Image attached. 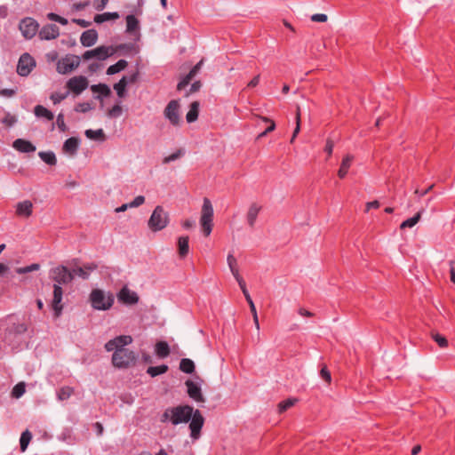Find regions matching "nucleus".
Wrapping results in <instances>:
<instances>
[{
	"instance_id": "nucleus-39",
	"label": "nucleus",
	"mask_w": 455,
	"mask_h": 455,
	"mask_svg": "<svg viewBox=\"0 0 455 455\" xmlns=\"http://www.w3.org/2000/svg\"><path fill=\"white\" fill-rule=\"evenodd\" d=\"M32 439V435L28 430L24 431L21 434L20 439V450L21 451H25L28 448V445L29 442Z\"/></svg>"
},
{
	"instance_id": "nucleus-50",
	"label": "nucleus",
	"mask_w": 455,
	"mask_h": 455,
	"mask_svg": "<svg viewBox=\"0 0 455 455\" xmlns=\"http://www.w3.org/2000/svg\"><path fill=\"white\" fill-rule=\"evenodd\" d=\"M68 95V92L65 93H60V92H53L51 95V100H52L53 104H58L63 100H65Z\"/></svg>"
},
{
	"instance_id": "nucleus-27",
	"label": "nucleus",
	"mask_w": 455,
	"mask_h": 455,
	"mask_svg": "<svg viewBox=\"0 0 455 455\" xmlns=\"http://www.w3.org/2000/svg\"><path fill=\"white\" fill-rule=\"evenodd\" d=\"M178 251L180 258L188 255L189 251L188 236H180L178 239Z\"/></svg>"
},
{
	"instance_id": "nucleus-17",
	"label": "nucleus",
	"mask_w": 455,
	"mask_h": 455,
	"mask_svg": "<svg viewBox=\"0 0 455 455\" xmlns=\"http://www.w3.org/2000/svg\"><path fill=\"white\" fill-rule=\"evenodd\" d=\"M60 35V29L55 24H47L39 31V37L43 40L55 39Z\"/></svg>"
},
{
	"instance_id": "nucleus-26",
	"label": "nucleus",
	"mask_w": 455,
	"mask_h": 455,
	"mask_svg": "<svg viewBox=\"0 0 455 455\" xmlns=\"http://www.w3.org/2000/svg\"><path fill=\"white\" fill-rule=\"evenodd\" d=\"M200 104L198 101H193L190 104L189 110L187 113L186 119L188 123L195 122L198 117Z\"/></svg>"
},
{
	"instance_id": "nucleus-51",
	"label": "nucleus",
	"mask_w": 455,
	"mask_h": 455,
	"mask_svg": "<svg viewBox=\"0 0 455 455\" xmlns=\"http://www.w3.org/2000/svg\"><path fill=\"white\" fill-rule=\"evenodd\" d=\"M17 122V118L15 116H12L11 114H6L4 118L3 119V123L8 126V127H11L15 123Z\"/></svg>"
},
{
	"instance_id": "nucleus-55",
	"label": "nucleus",
	"mask_w": 455,
	"mask_h": 455,
	"mask_svg": "<svg viewBox=\"0 0 455 455\" xmlns=\"http://www.w3.org/2000/svg\"><path fill=\"white\" fill-rule=\"evenodd\" d=\"M320 375L328 384L331 383V372L328 371L326 366H323L321 369Z\"/></svg>"
},
{
	"instance_id": "nucleus-46",
	"label": "nucleus",
	"mask_w": 455,
	"mask_h": 455,
	"mask_svg": "<svg viewBox=\"0 0 455 455\" xmlns=\"http://www.w3.org/2000/svg\"><path fill=\"white\" fill-rule=\"evenodd\" d=\"M261 120L265 123H269V126L263 132H261L258 138H262L264 136H266L268 132H273L275 129V124L273 120H271L270 118L268 117H266V116H262L261 117Z\"/></svg>"
},
{
	"instance_id": "nucleus-44",
	"label": "nucleus",
	"mask_w": 455,
	"mask_h": 455,
	"mask_svg": "<svg viewBox=\"0 0 455 455\" xmlns=\"http://www.w3.org/2000/svg\"><path fill=\"white\" fill-rule=\"evenodd\" d=\"M28 331V325L25 323H13L11 331L14 334H23Z\"/></svg>"
},
{
	"instance_id": "nucleus-3",
	"label": "nucleus",
	"mask_w": 455,
	"mask_h": 455,
	"mask_svg": "<svg viewBox=\"0 0 455 455\" xmlns=\"http://www.w3.org/2000/svg\"><path fill=\"white\" fill-rule=\"evenodd\" d=\"M92 307L96 310H108L114 303V297L111 293H106L100 289L92 290L90 294Z\"/></svg>"
},
{
	"instance_id": "nucleus-4",
	"label": "nucleus",
	"mask_w": 455,
	"mask_h": 455,
	"mask_svg": "<svg viewBox=\"0 0 455 455\" xmlns=\"http://www.w3.org/2000/svg\"><path fill=\"white\" fill-rule=\"evenodd\" d=\"M213 207L208 198L204 199L201 209L200 225L205 236H209L212 230Z\"/></svg>"
},
{
	"instance_id": "nucleus-31",
	"label": "nucleus",
	"mask_w": 455,
	"mask_h": 455,
	"mask_svg": "<svg viewBox=\"0 0 455 455\" xmlns=\"http://www.w3.org/2000/svg\"><path fill=\"white\" fill-rule=\"evenodd\" d=\"M128 63L124 60H118L116 64L111 65L107 69V74L111 76L124 70L127 67Z\"/></svg>"
},
{
	"instance_id": "nucleus-54",
	"label": "nucleus",
	"mask_w": 455,
	"mask_h": 455,
	"mask_svg": "<svg viewBox=\"0 0 455 455\" xmlns=\"http://www.w3.org/2000/svg\"><path fill=\"white\" fill-rule=\"evenodd\" d=\"M91 109H92V106L90 103H87V102L79 103L75 108V110L76 112H83V113H85Z\"/></svg>"
},
{
	"instance_id": "nucleus-53",
	"label": "nucleus",
	"mask_w": 455,
	"mask_h": 455,
	"mask_svg": "<svg viewBox=\"0 0 455 455\" xmlns=\"http://www.w3.org/2000/svg\"><path fill=\"white\" fill-rule=\"evenodd\" d=\"M145 202V197L143 196H136L133 201H132L131 203H129V206L131 208H136V207H139L140 206L141 204H143Z\"/></svg>"
},
{
	"instance_id": "nucleus-9",
	"label": "nucleus",
	"mask_w": 455,
	"mask_h": 455,
	"mask_svg": "<svg viewBox=\"0 0 455 455\" xmlns=\"http://www.w3.org/2000/svg\"><path fill=\"white\" fill-rule=\"evenodd\" d=\"M164 115L172 125L179 126L181 122L179 101L177 100H171L165 107Z\"/></svg>"
},
{
	"instance_id": "nucleus-36",
	"label": "nucleus",
	"mask_w": 455,
	"mask_h": 455,
	"mask_svg": "<svg viewBox=\"0 0 455 455\" xmlns=\"http://www.w3.org/2000/svg\"><path fill=\"white\" fill-rule=\"evenodd\" d=\"M180 369L183 372L192 373L195 370V363L192 360L188 358L181 359L180 363Z\"/></svg>"
},
{
	"instance_id": "nucleus-60",
	"label": "nucleus",
	"mask_w": 455,
	"mask_h": 455,
	"mask_svg": "<svg viewBox=\"0 0 455 455\" xmlns=\"http://www.w3.org/2000/svg\"><path fill=\"white\" fill-rule=\"evenodd\" d=\"M237 283H238V284H239V286H240V288H241V290H242V291H243V295L245 297V299L246 300H250V299H251V296H250V294H249V292L247 291L244 280L243 279V280H239Z\"/></svg>"
},
{
	"instance_id": "nucleus-58",
	"label": "nucleus",
	"mask_w": 455,
	"mask_h": 455,
	"mask_svg": "<svg viewBox=\"0 0 455 455\" xmlns=\"http://www.w3.org/2000/svg\"><path fill=\"white\" fill-rule=\"evenodd\" d=\"M237 283H238V284H239V286H240V288H241V290H242V291H243V295L245 297V299L246 300H250V299H251V296H250V294H249V292L247 291L244 280L243 279V280H239Z\"/></svg>"
},
{
	"instance_id": "nucleus-52",
	"label": "nucleus",
	"mask_w": 455,
	"mask_h": 455,
	"mask_svg": "<svg viewBox=\"0 0 455 455\" xmlns=\"http://www.w3.org/2000/svg\"><path fill=\"white\" fill-rule=\"evenodd\" d=\"M56 124L58 128L61 132H65L67 130V125L64 121V115L62 113H60L57 116Z\"/></svg>"
},
{
	"instance_id": "nucleus-30",
	"label": "nucleus",
	"mask_w": 455,
	"mask_h": 455,
	"mask_svg": "<svg viewBox=\"0 0 455 455\" xmlns=\"http://www.w3.org/2000/svg\"><path fill=\"white\" fill-rule=\"evenodd\" d=\"M34 114L37 117H44L49 121H52L54 118L53 114L50 110H48L47 108H45L44 107H43L41 105H37L35 107Z\"/></svg>"
},
{
	"instance_id": "nucleus-42",
	"label": "nucleus",
	"mask_w": 455,
	"mask_h": 455,
	"mask_svg": "<svg viewBox=\"0 0 455 455\" xmlns=\"http://www.w3.org/2000/svg\"><path fill=\"white\" fill-rule=\"evenodd\" d=\"M297 402H298V400L296 398H289L285 401L281 402L278 404L279 412L282 413V412L287 411L288 409L292 407Z\"/></svg>"
},
{
	"instance_id": "nucleus-34",
	"label": "nucleus",
	"mask_w": 455,
	"mask_h": 455,
	"mask_svg": "<svg viewBox=\"0 0 455 455\" xmlns=\"http://www.w3.org/2000/svg\"><path fill=\"white\" fill-rule=\"evenodd\" d=\"M85 136L93 140H105V134L102 129L99 130H86L85 131Z\"/></svg>"
},
{
	"instance_id": "nucleus-7",
	"label": "nucleus",
	"mask_w": 455,
	"mask_h": 455,
	"mask_svg": "<svg viewBox=\"0 0 455 455\" xmlns=\"http://www.w3.org/2000/svg\"><path fill=\"white\" fill-rule=\"evenodd\" d=\"M80 65V58L76 55H67L57 63V71L60 74H68L77 68Z\"/></svg>"
},
{
	"instance_id": "nucleus-48",
	"label": "nucleus",
	"mask_w": 455,
	"mask_h": 455,
	"mask_svg": "<svg viewBox=\"0 0 455 455\" xmlns=\"http://www.w3.org/2000/svg\"><path fill=\"white\" fill-rule=\"evenodd\" d=\"M431 336L440 347H446L448 346V340L444 336L439 333H432Z\"/></svg>"
},
{
	"instance_id": "nucleus-37",
	"label": "nucleus",
	"mask_w": 455,
	"mask_h": 455,
	"mask_svg": "<svg viewBox=\"0 0 455 455\" xmlns=\"http://www.w3.org/2000/svg\"><path fill=\"white\" fill-rule=\"evenodd\" d=\"M168 371V366L165 364H162L159 366H150L147 370V373L151 377H156L161 374L165 373Z\"/></svg>"
},
{
	"instance_id": "nucleus-23",
	"label": "nucleus",
	"mask_w": 455,
	"mask_h": 455,
	"mask_svg": "<svg viewBox=\"0 0 455 455\" xmlns=\"http://www.w3.org/2000/svg\"><path fill=\"white\" fill-rule=\"evenodd\" d=\"M97 268V265L94 263L84 265V267H79L74 268L71 272L73 273V277L75 275H78L83 279H87L93 270Z\"/></svg>"
},
{
	"instance_id": "nucleus-5",
	"label": "nucleus",
	"mask_w": 455,
	"mask_h": 455,
	"mask_svg": "<svg viewBox=\"0 0 455 455\" xmlns=\"http://www.w3.org/2000/svg\"><path fill=\"white\" fill-rule=\"evenodd\" d=\"M137 356L133 351L126 349H117L112 355V363L116 368H129L135 364Z\"/></svg>"
},
{
	"instance_id": "nucleus-63",
	"label": "nucleus",
	"mask_w": 455,
	"mask_h": 455,
	"mask_svg": "<svg viewBox=\"0 0 455 455\" xmlns=\"http://www.w3.org/2000/svg\"><path fill=\"white\" fill-rule=\"evenodd\" d=\"M192 80L191 77H189L188 75L178 84L177 89L179 91L183 90Z\"/></svg>"
},
{
	"instance_id": "nucleus-29",
	"label": "nucleus",
	"mask_w": 455,
	"mask_h": 455,
	"mask_svg": "<svg viewBox=\"0 0 455 455\" xmlns=\"http://www.w3.org/2000/svg\"><path fill=\"white\" fill-rule=\"evenodd\" d=\"M139 20L134 15L126 17V32L133 34L139 30Z\"/></svg>"
},
{
	"instance_id": "nucleus-43",
	"label": "nucleus",
	"mask_w": 455,
	"mask_h": 455,
	"mask_svg": "<svg viewBox=\"0 0 455 455\" xmlns=\"http://www.w3.org/2000/svg\"><path fill=\"white\" fill-rule=\"evenodd\" d=\"M26 387L25 383L20 382L14 386L12 391V395L15 398H20L25 393Z\"/></svg>"
},
{
	"instance_id": "nucleus-20",
	"label": "nucleus",
	"mask_w": 455,
	"mask_h": 455,
	"mask_svg": "<svg viewBox=\"0 0 455 455\" xmlns=\"http://www.w3.org/2000/svg\"><path fill=\"white\" fill-rule=\"evenodd\" d=\"M186 386L188 387V394L189 397L194 399L196 402H204V397L202 395L201 388L192 380H187Z\"/></svg>"
},
{
	"instance_id": "nucleus-38",
	"label": "nucleus",
	"mask_w": 455,
	"mask_h": 455,
	"mask_svg": "<svg viewBox=\"0 0 455 455\" xmlns=\"http://www.w3.org/2000/svg\"><path fill=\"white\" fill-rule=\"evenodd\" d=\"M91 90L93 92H99L106 97L109 96L111 93L109 87L105 84H93L91 86Z\"/></svg>"
},
{
	"instance_id": "nucleus-18",
	"label": "nucleus",
	"mask_w": 455,
	"mask_h": 455,
	"mask_svg": "<svg viewBox=\"0 0 455 455\" xmlns=\"http://www.w3.org/2000/svg\"><path fill=\"white\" fill-rule=\"evenodd\" d=\"M261 209L262 206L258 203H252L250 204L246 213V220L250 228H253L255 226L257 217Z\"/></svg>"
},
{
	"instance_id": "nucleus-12",
	"label": "nucleus",
	"mask_w": 455,
	"mask_h": 455,
	"mask_svg": "<svg viewBox=\"0 0 455 455\" xmlns=\"http://www.w3.org/2000/svg\"><path fill=\"white\" fill-rule=\"evenodd\" d=\"M35 66V60L28 53H24L19 60L17 72L21 76H27Z\"/></svg>"
},
{
	"instance_id": "nucleus-59",
	"label": "nucleus",
	"mask_w": 455,
	"mask_h": 455,
	"mask_svg": "<svg viewBox=\"0 0 455 455\" xmlns=\"http://www.w3.org/2000/svg\"><path fill=\"white\" fill-rule=\"evenodd\" d=\"M237 283H238V284H239V286H240V288H241V290H242V291H243V295L245 297V299L246 300H250V299H251V296H250V294H249V292L247 291L244 280L243 279V280H239Z\"/></svg>"
},
{
	"instance_id": "nucleus-56",
	"label": "nucleus",
	"mask_w": 455,
	"mask_h": 455,
	"mask_svg": "<svg viewBox=\"0 0 455 455\" xmlns=\"http://www.w3.org/2000/svg\"><path fill=\"white\" fill-rule=\"evenodd\" d=\"M328 16L323 13H316L311 16V20L314 22H326Z\"/></svg>"
},
{
	"instance_id": "nucleus-22",
	"label": "nucleus",
	"mask_w": 455,
	"mask_h": 455,
	"mask_svg": "<svg viewBox=\"0 0 455 455\" xmlns=\"http://www.w3.org/2000/svg\"><path fill=\"white\" fill-rule=\"evenodd\" d=\"M12 147L22 153H31L36 151V147L28 140L17 139L13 141Z\"/></svg>"
},
{
	"instance_id": "nucleus-61",
	"label": "nucleus",
	"mask_w": 455,
	"mask_h": 455,
	"mask_svg": "<svg viewBox=\"0 0 455 455\" xmlns=\"http://www.w3.org/2000/svg\"><path fill=\"white\" fill-rule=\"evenodd\" d=\"M108 2V0H94V3H93L94 8L97 11H102L106 7Z\"/></svg>"
},
{
	"instance_id": "nucleus-41",
	"label": "nucleus",
	"mask_w": 455,
	"mask_h": 455,
	"mask_svg": "<svg viewBox=\"0 0 455 455\" xmlns=\"http://www.w3.org/2000/svg\"><path fill=\"white\" fill-rule=\"evenodd\" d=\"M74 389L70 387H63L58 392V398L60 401H65L68 399L73 394Z\"/></svg>"
},
{
	"instance_id": "nucleus-8",
	"label": "nucleus",
	"mask_w": 455,
	"mask_h": 455,
	"mask_svg": "<svg viewBox=\"0 0 455 455\" xmlns=\"http://www.w3.org/2000/svg\"><path fill=\"white\" fill-rule=\"evenodd\" d=\"M51 278L56 283L55 284H67L73 280V273L64 266H59L52 268L50 272Z\"/></svg>"
},
{
	"instance_id": "nucleus-45",
	"label": "nucleus",
	"mask_w": 455,
	"mask_h": 455,
	"mask_svg": "<svg viewBox=\"0 0 455 455\" xmlns=\"http://www.w3.org/2000/svg\"><path fill=\"white\" fill-rule=\"evenodd\" d=\"M39 269H40V265L37 264V263H34V264H31L29 266H27V267L16 268V273H18L20 275H22V274H27V273H29V272L36 271V270H39Z\"/></svg>"
},
{
	"instance_id": "nucleus-6",
	"label": "nucleus",
	"mask_w": 455,
	"mask_h": 455,
	"mask_svg": "<svg viewBox=\"0 0 455 455\" xmlns=\"http://www.w3.org/2000/svg\"><path fill=\"white\" fill-rule=\"evenodd\" d=\"M116 52V49L111 46H99L93 50L86 51L82 58L84 60H89L92 58H97L100 60H104L112 56Z\"/></svg>"
},
{
	"instance_id": "nucleus-62",
	"label": "nucleus",
	"mask_w": 455,
	"mask_h": 455,
	"mask_svg": "<svg viewBox=\"0 0 455 455\" xmlns=\"http://www.w3.org/2000/svg\"><path fill=\"white\" fill-rule=\"evenodd\" d=\"M227 261L230 270L237 267V261L233 254L228 255Z\"/></svg>"
},
{
	"instance_id": "nucleus-49",
	"label": "nucleus",
	"mask_w": 455,
	"mask_h": 455,
	"mask_svg": "<svg viewBox=\"0 0 455 455\" xmlns=\"http://www.w3.org/2000/svg\"><path fill=\"white\" fill-rule=\"evenodd\" d=\"M122 107L117 104L108 111V116L110 118L119 117L122 115Z\"/></svg>"
},
{
	"instance_id": "nucleus-28",
	"label": "nucleus",
	"mask_w": 455,
	"mask_h": 455,
	"mask_svg": "<svg viewBox=\"0 0 455 455\" xmlns=\"http://www.w3.org/2000/svg\"><path fill=\"white\" fill-rule=\"evenodd\" d=\"M155 352L161 358L167 357L170 355L169 345L165 341H158L155 346Z\"/></svg>"
},
{
	"instance_id": "nucleus-19",
	"label": "nucleus",
	"mask_w": 455,
	"mask_h": 455,
	"mask_svg": "<svg viewBox=\"0 0 455 455\" xmlns=\"http://www.w3.org/2000/svg\"><path fill=\"white\" fill-rule=\"evenodd\" d=\"M33 212V204L29 200L19 202L16 204V214L19 217L28 218Z\"/></svg>"
},
{
	"instance_id": "nucleus-40",
	"label": "nucleus",
	"mask_w": 455,
	"mask_h": 455,
	"mask_svg": "<svg viewBox=\"0 0 455 455\" xmlns=\"http://www.w3.org/2000/svg\"><path fill=\"white\" fill-rule=\"evenodd\" d=\"M128 84L127 77L124 76L118 83L115 84L114 89L119 97H124L125 88Z\"/></svg>"
},
{
	"instance_id": "nucleus-24",
	"label": "nucleus",
	"mask_w": 455,
	"mask_h": 455,
	"mask_svg": "<svg viewBox=\"0 0 455 455\" xmlns=\"http://www.w3.org/2000/svg\"><path fill=\"white\" fill-rule=\"evenodd\" d=\"M79 146V140L77 138L72 137L68 139L63 145V151L66 154L73 156L76 154Z\"/></svg>"
},
{
	"instance_id": "nucleus-64",
	"label": "nucleus",
	"mask_w": 455,
	"mask_h": 455,
	"mask_svg": "<svg viewBox=\"0 0 455 455\" xmlns=\"http://www.w3.org/2000/svg\"><path fill=\"white\" fill-rule=\"evenodd\" d=\"M333 147H334L333 141L331 140L328 139L326 140V145H325L324 150L328 154L329 156H331L332 154Z\"/></svg>"
},
{
	"instance_id": "nucleus-14",
	"label": "nucleus",
	"mask_w": 455,
	"mask_h": 455,
	"mask_svg": "<svg viewBox=\"0 0 455 455\" xmlns=\"http://www.w3.org/2000/svg\"><path fill=\"white\" fill-rule=\"evenodd\" d=\"M88 84L85 76H78L70 78L67 83V87L74 93L80 94L88 87Z\"/></svg>"
},
{
	"instance_id": "nucleus-35",
	"label": "nucleus",
	"mask_w": 455,
	"mask_h": 455,
	"mask_svg": "<svg viewBox=\"0 0 455 455\" xmlns=\"http://www.w3.org/2000/svg\"><path fill=\"white\" fill-rule=\"evenodd\" d=\"M421 212L422 211L418 212L412 218H410L400 225L401 229H404L406 228H412L414 227L420 220L421 218Z\"/></svg>"
},
{
	"instance_id": "nucleus-25",
	"label": "nucleus",
	"mask_w": 455,
	"mask_h": 455,
	"mask_svg": "<svg viewBox=\"0 0 455 455\" xmlns=\"http://www.w3.org/2000/svg\"><path fill=\"white\" fill-rule=\"evenodd\" d=\"M354 161V156L347 154L346 155L340 164V167L338 171V176L340 179H344L347 174L348 169L350 168L352 163Z\"/></svg>"
},
{
	"instance_id": "nucleus-11",
	"label": "nucleus",
	"mask_w": 455,
	"mask_h": 455,
	"mask_svg": "<svg viewBox=\"0 0 455 455\" xmlns=\"http://www.w3.org/2000/svg\"><path fill=\"white\" fill-rule=\"evenodd\" d=\"M189 429L191 431V437L198 439L200 436L201 429L204 426V419L198 410H193V415L190 419Z\"/></svg>"
},
{
	"instance_id": "nucleus-33",
	"label": "nucleus",
	"mask_w": 455,
	"mask_h": 455,
	"mask_svg": "<svg viewBox=\"0 0 455 455\" xmlns=\"http://www.w3.org/2000/svg\"><path fill=\"white\" fill-rule=\"evenodd\" d=\"M39 157L49 165H55L57 163V159L55 154L52 151L44 152L41 151L38 153Z\"/></svg>"
},
{
	"instance_id": "nucleus-10",
	"label": "nucleus",
	"mask_w": 455,
	"mask_h": 455,
	"mask_svg": "<svg viewBox=\"0 0 455 455\" xmlns=\"http://www.w3.org/2000/svg\"><path fill=\"white\" fill-rule=\"evenodd\" d=\"M132 342V338L130 335H120L113 339L108 340L105 344V349L108 352L117 351V349H126L124 347Z\"/></svg>"
},
{
	"instance_id": "nucleus-15",
	"label": "nucleus",
	"mask_w": 455,
	"mask_h": 455,
	"mask_svg": "<svg viewBox=\"0 0 455 455\" xmlns=\"http://www.w3.org/2000/svg\"><path fill=\"white\" fill-rule=\"evenodd\" d=\"M119 301L125 305H135L139 302V295L127 286L123 287L117 294Z\"/></svg>"
},
{
	"instance_id": "nucleus-57",
	"label": "nucleus",
	"mask_w": 455,
	"mask_h": 455,
	"mask_svg": "<svg viewBox=\"0 0 455 455\" xmlns=\"http://www.w3.org/2000/svg\"><path fill=\"white\" fill-rule=\"evenodd\" d=\"M204 63V60L202 59L190 71L189 73L188 74V76L189 77H191L192 79L196 76V75L198 73V71L200 70L202 65Z\"/></svg>"
},
{
	"instance_id": "nucleus-21",
	"label": "nucleus",
	"mask_w": 455,
	"mask_h": 455,
	"mask_svg": "<svg viewBox=\"0 0 455 455\" xmlns=\"http://www.w3.org/2000/svg\"><path fill=\"white\" fill-rule=\"evenodd\" d=\"M98 33L95 29H88L84 31L80 37V42L84 47H91L97 43Z\"/></svg>"
},
{
	"instance_id": "nucleus-2",
	"label": "nucleus",
	"mask_w": 455,
	"mask_h": 455,
	"mask_svg": "<svg viewBox=\"0 0 455 455\" xmlns=\"http://www.w3.org/2000/svg\"><path fill=\"white\" fill-rule=\"evenodd\" d=\"M169 213L160 205L156 206L148 221V227L153 232H158L165 228L169 224Z\"/></svg>"
},
{
	"instance_id": "nucleus-16",
	"label": "nucleus",
	"mask_w": 455,
	"mask_h": 455,
	"mask_svg": "<svg viewBox=\"0 0 455 455\" xmlns=\"http://www.w3.org/2000/svg\"><path fill=\"white\" fill-rule=\"evenodd\" d=\"M62 295V288L59 284H53V299L52 302V307L57 317L60 315L63 308V306L61 304Z\"/></svg>"
},
{
	"instance_id": "nucleus-1",
	"label": "nucleus",
	"mask_w": 455,
	"mask_h": 455,
	"mask_svg": "<svg viewBox=\"0 0 455 455\" xmlns=\"http://www.w3.org/2000/svg\"><path fill=\"white\" fill-rule=\"evenodd\" d=\"M194 408L190 405H179L167 408L161 416V422L170 421L172 425L188 423L192 415Z\"/></svg>"
},
{
	"instance_id": "nucleus-13",
	"label": "nucleus",
	"mask_w": 455,
	"mask_h": 455,
	"mask_svg": "<svg viewBox=\"0 0 455 455\" xmlns=\"http://www.w3.org/2000/svg\"><path fill=\"white\" fill-rule=\"evenodd\" d=\"M38 29V23L32 18H26L20 23V30L27 39L32 38Z\"/></svg>"
},
{
	"instance_id": "nucleus-47",
	"label": "nucleus",
	"mask_w": 455,
	"mask_h": 455,
	"mask_svg": "<svg viewBox=\"0 0 455 455\" xmlns=\"http://www.w3.org/2000/svg\"><path fill=\"white\" fill-rule=\"evenodd\" d=\"M183 155H184L183 149H179L176 152H174L173 154H171L170 156H165L163 159V164H166L172 161H175V160L179 159L180 157H181Z\"/></svg>"
},
{
	"instance_id": "nucleus-32",
	"label": "nucleus",
	"mask_w": 455,
	"mask_h": 455,
	"mask_svg": "<svg viewBox=\"0 0 455 455\" xmlns=\"http://www.w3.org/2000/svg\"><path fill=\"white\" fill-rule=\"evenodd\" d=\"M119 18V14L117 12H104L102 14H97L94 16V21L96 23H102L110 20H116Z\"/></svg>"
}]
</instances>
